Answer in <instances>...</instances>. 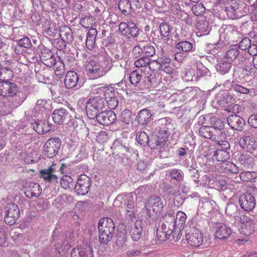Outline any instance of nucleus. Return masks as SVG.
<instances>
[{"mask_svg":"<svg viewBox=\"0 0 257 257\" xmlns=\"http://www.w3.org/2000/svg\"><path fill=\"white\" fill-rule=\"evenodd\" d=\"M21 93V88L15 83L0 81V95L4 97L7 107H17L22 104L25 98H20Z\"/></svg>","mask_w":257,"mask_h":257,"instance_id":"1","label":"nucleus"},{"mask_svg":"<svg viewBox=\"0 0 257 257\" xmlns=\"http://www.w3.org/2000/svg\"><path fill=\"white\" fill-rule=\"evenodd\" d=\"M171 120L168 117H164L158 120L159 125L165 126L161 127L158 134L150 138L148 146L151 149H160L165 145L169 136L167 126L170 125Z\"/></svg>","mask_w":257,"mask_h":257,"instance_id":"2","label":"nucleus"},{"mask_svg":"<svg viewBox=\"0 0 257 257\" xmlns=\"http://www.w3.org/2000/svg\"><path fill=\"white\" fill-rule=\"evenodd\" d=\"M112 64L109 57H104V62L101 63L89 60L87 61L86 71L93 79L104 75L112 67Z\"/></svg>","mask_w":257,"mask_h":257,"instance_id":"3","label":"nucleus"},{"mask_svg":"<svg viewBox=\"0 0 257 257\" xmlns=\"http://www.w3.org/2000/svg\"><path fill=\"white\" fill-rule=\"evenodd\" d=\"M98 228L101 243H107L112 239L115 226L111 219L108 217L101 218L98 223Z\"/></svg>","mask_w":257,"mask_h":257,"instance_id":"4","label":"nucleus"},{"mask_svg":"<svg viewBox=\"0 0 257 257\" xmlns=\"http://www.w3.org/2000/svg\"><path fill=\"white\" fill-rule=\"evenodd\" d=\"M164 202L163 199L159 196L154 195L148 198L143 209V213L146 214V218H150L156 213L160 211L164 208Z\"/></svg>","mask_w":257,"mask_h":257,"instance_id":"5","label":"nucleus"},{"mask_svg":"<svg viewBox=\"0 0 257 257\" xmlns=\"http://www.w3.org/2000/svg\"><path fill=\"white\" fill-rule=\"evenodd\" d=\"M220 33L219 41L224 45L237 42L239 38V33L237 28L231 25H223L219 30Z\"/></svg>","mask_w":257,"mask_h":257,"instance_id":"6","label":"nucleus"},{"mask_svg":"<svg viewBox=\"0 0 257 257\" xmlns=\"http://www.w3.org/2000/svg\"><path fill=\"white\" fill-rule=\"evenodd\" d=\"M185 232L186 238L191 245L195 247L200 245L206 247L208 245L209 241L206 239H203L202 233L196 227H187Z\"/></svg>","mask_w":257,"mask_h":257,"instance_id":"7","label":"nucleus"},{"mask_svg":"<svg viewBox=\"0 0 257 257\" xmlns=\"http://www.w3.org/2000/svg\"><path fill=\"white\" fill-rule=\"evenodd\" d=\"M104 107L105 101L103 98L100 97H91L86 103L87 115L90 119H94Z\"/></svg>","mask_w":257,"mask_h":257,"instance_id":"8","label":"nucleus"},{"mask_svg":"<svg viewBox=\"0 0 257 257\" xmlns=\"http://www.w3.org/2000/svg\"><path fill=\"white\" fill-rule=\"evenodd\" d=\"M115 206L124 208L126 217L132 219L135 217V202L133 197L128 194L119 195L114 201Z\"/></svg>","mask_w":257,"mask_h":257,"instance_id":"9","label":"nucleus"},{"mask_svg":"<svg viewBox=\"0 0 257 257\" xmlns=\"http://www.w3.org/2000/svg\"><path fill=\"white\" fill-rule=\"evenodd\" d=\"M40 57L42 62L49 67H52L57 64L60 65L57 67V71H64V64L63 62L58 58V61L56 60V57L54 55L53 52L49 49H43L42 50Z\"/></svg>","mask_w":257,"mask_h":257,"instance_id":"10","label":"nucleus"},{"mask_svg":"<svg viewBox=\"0 0 257 257\" xmlns=\"http://www.w3.org/2000/svg\"><path fill=\"white\" fill-rule=\"evenodd\" d=\"M61 146V141L58 138L49 139L44 146V153L45 156L49 158L55 157Z\"/></svg>","mask_w":257,"mask_h":257,"instance_id":"11","label":"nucleus"},{"mask_svg":"<svg viewBox=\"0 0 257 257\" xmlns=\"http://www.w3.org/2000/svg\"><path fill=\"white\" fill-rule=\"evenodd\" d=\"M20 216V209L14 203L8 204L5 208V222L10 225L14 224Z\"/></svg>","mask_w":257,"mask_h":257,"instance_id":"12","label":"nucleus"},{"mask_svg":"<svg viewBox=\"0 0 257 257\" xmlns=\"http://www.w3.org/2000/svg\"><path fill=\"white\" fill-rule=\"evenodd\" d=\"M239 203L241 208L244 211L248 212L253 210L256 204L254 195L247 192L240 196Z\"/></svg>","mask_w":257,"mask_h":257,"instance_id":"13","label":"nucleus"},{"mask_svg":"<svg viewBox=\"0 0 257 257\" xmlns=\"http://www.w3.org/2000/svg\"><path fill=\"white\" fill-rule=\"evenodd\" d=\"M255 227L254 221L251 219H245L241 223L240 227L238 229L239 233L245 237L239 238L237 240L241 242L247 241V238L255 232Z\"/></svg>","mask_w":257,"mask_h":257,"instance_id":"14","label":"nucleus"},{"mask_svg":"<svg viewBox=\"0 0 257 257\" xmlns=\"http://www.w3.org/2000/svg\"><path fill=\"white\" fill-rule=\"evenodd\" d=\"M91 185V179L85 174H81L75 186V192L79 195L88 193Z\"/></svg>","mask_w":257,"mask_h":257,"instance_id":"15","label":"nucleus"},{"mask_svg":"<svg viewBox=\"0 0 257 257\" xmlns=\"http://www.w3.org/2000/svg\"><path fill=\"white\" fill-rule=\"evenodd\" d=\"M118 28L121 34L127 38H130L132 37H136L139 35V29L135 24L132 22L128 23L121 22L120 23Z\"/></svg>","mask_w":257,"mask_h":257,"instance_id":"16","label":"nucleus"},{"mask_svg":"<svg viewBox=\"0 0 257 257\" xmlns=\"http://www.w3.org/2000/svg\"><path fill=\"white\" fill-rule=\"evenodd\" d=\"M98 122L103 125H109L115 122L116 116L112 110H102L95 117Z\"/></svg>","mask_w":257,"mask_h":257,"instance_id":"17","label":"nucleus"},{"mask_svg":"<svg viewBox=\"0 0 257 257\" xmlns=\"http://www.w3.org/2000/svg\"><path fill=\"white\" fill-rule=\"evenodd\" d=\"M239 145L244 151L250 153L257 151V141L251 136H243L240 139Z\"/></svg>","mask_w":257,"mask_h":257,"instance_id":"18","label":"nucleus"},{"mask_svg":"<svg viewBox=\"0 0 257 257\" xmlns=\"http://www.w3.org/2000/svg\"><path fill=\"white\" fill-rule=\"evenodd\" d=\"M70 257H94L92 248L85 244L78 245L71 250Z\"/></svg>","mask_w":257,"mask_h":257,"instance_id":"19","label":"nucleus"},{"mask_svg":"<svg viewBox=\"0 0 257 257\" xmlns=\"http://www.w3.org/2000/svg\"><path fill=\"white\" fill-rule=\"evenodd\" d=\"M162 224L161 227L164 228V229H167L172 231L174 237H175V234L176 233V229L177 228L176 226V219H175V216L173 213H167L163 217V220L161 221Z\"/></svg>","mask_w":257,"mask_h":257,"instance_id":"20","label":"nucleus"},{"mask_svg":"<svg viewBox=\"0 0 257 257\" xmlns=\"http://www.w3.org/2000/svg\"><path fill=\"white\" fill-rule=\"evenodd\" d=\"M216 238L223 239L227 238L231 233V229L221 223H215L213 227Z\"/></svg>","mask_w":257,"mask_h":257,"instance_id":"21","label":"nucleus"},{"mask_svg":"<svg viewBox=\"0 0 257 257\" xmlns=\"http://www.w3.org/2000/svg\"><path fill=\"white\" fill-rule=\"evenodd\" d=\"M196 34L198 37H201L208 35L211 31V27L205 18H201L196 24Z\"/></svg>","mask_w":257,"mask_h":257,"instance_id":"22","label":"nucleus"},{"mask_svg":"<svg viewBox=\"0 0 257 257\" xmlns=\"http://www.w3.org/2000/svg\"><path fill=\"white\" fill-rule=\"evenodd\" d=\"M228 125L233 129L237 131H242L245 124L244 119L236 114H231L227 117Z\"/></svg>","mask_w":257,"mask_h":257,"instance_id":"23","label":"nucleus"},{"mask_svg":"<svg viewBox=\"0 0 257 257\" xmlns=\"http://www.w3.org/2000/svg\"><path fill=\"white\" fill-rule=\"evenodd\" d=\"M54 169L50 166L47 169L40 171V176L48 182L55 183L58 182V177L55 174Z\"/></svg>","mask_w":257,"mask_h":257,"instance_id":"24","label":"nucleus"},{"mask_svg":"<svg viewBox=\"0 0 257 257\" xmlns=\"http://www.w3.org/2000/svg\"><path fill=\"white\" fill-rule=\"evenodd\" d=\"M69 114L66 109L61 108L54 110L52 113V117L55 123L62 124L68 118Z\"/></svg>","mask_w":257,"mask_h":257,"instance_id":"25","label":"nucleus"},{"mask_svg":"<svg viewBox=\"0 0 257 257\" xmlns=\"http://www.w3.org/2000/svg\"><path fill=\"white\" fill-rule=\"evenodd\" d=\"M220 172L225 173L236 174L239 172V168L230 161H222L218 165Z\"/></svg>","mask_w":257,"mask_h":257,"instance_id":"26","label":"nucleus"},{"mask_svg":"<svg viewBox=\"0 0 257 257\" xmlns=\"http://www.w3.org/2000/svg\"><path fill=\"white\" fill-rule=\"evenodd\" d=\"M42 192V189L39 184L34 182H31L28 186L26 187L25 194L29 198H31L34 197H38Z\"/></svg>","mask_w":257,"mask_h":257,"instance_id":"27","label":"nucleus"},{"mask_svg":"<svg viewBox=\"0 0 257 257\" xmlns=\"http://www.w3.org/2000/svg\"><path fill=\"white\" fill-rule=\"evenodd\" d=\"M199 133L205 138L216 141L218 131L210 126L203 125L200 127Z\"/></svg>","mask_w":257,"mask_h":257,"instance_id":"28","label":"nucleus"},{"mask_svg":"<svg viewBox=\"0 0 257 257\" xmlns=\"http://www.w3.org/2000/svg\"><path fill=\"white\" fill-rule=\"evenodd\" d=\"M78 81L77 74L73 71H68L64 79V84L68 88L71 89L75 87Z\"/></svg>","mask_w":257,"mask_h":257,"instance_id":"29","label":"nucleus"},{"mask_svg":"<svg viewBox=\"0 0 257 257\" xmlns=\"http://www.w3.org/2000/svg\"><path fill=\"white\" fill-rule=\"evenodd\" d=\"M152 116L150 110L147 108L143 109L138 113V122L141 125L146 124L152 119Z\"/></svg>","mask_w":257,"mask_h":257,"instance_id":"30","label":"nucleus"},{"mask_svg":"<svg viewBox=\"0 0 257 257\" xmlns=\"http://www.w3.org/2000/svg\"><path fill=\"white\" fill-rule=\"evenodd\" d=\"M237 161L240 165L245 169L251 168L254 164L253 158L252 156L241 153Z\"/></svg>","mask_w":257,"mask_h":257,"instance_id":"31","label":"nucleus"},{"mask_svg":"<svg viewBox=\"0 0 257 257\" xmlns=\"http://www.w3.org/2000/svg\"><path fill=\"white\" fill-rule=\"evenodd\" d=\"M34 130L39 134L48 133L51 129V126L47 121L37 120L33 124Z\"/></svg>","mask_w":257,"mask_h":257,"instance_id":"32","label":"nucleus"},{"mask_svg":"<svg viewBox=\"0 0 257 257\" xmlns=\"http://www.w3.org/2000/svg\"><path fill=\"white\" fill-rule=\"evenodd\" d=\"M97 35V31L95 28H91L87 34L86 46L87 49L92 50L95 44V39Z\"/></svg>","mask_w":257,"mask_h":257,"instance_id":"33","label":"nucleus"},{"mask_svg":"<svg viewBox=\"0 0 257 257\" xmlns=\"http://www.w3.org/2000/svg\"><path fill=\"white\" fill-rule=\"evenodd\" d=\"M105 100L109 109H113L118 105V100L112 91L107 92L104 94Z\"/></svg>","mask_w":257,"mask_h":257,"instance_id":"34","label":"nucleus"},{"mask_svg":"<svg viewBox=\"0 0 257 257\" xmlns=\"http://www.w3.org/2000/svg\"><path fill=\"white\" fill-rule=\"evenodd\" d=\"M60 38L64 39L68 43H71L73 40V33L71 28L67 26H64L59 29Z\"/></svg>","mask_w":257,"mask_h":257,"instance_id":"35","label":"nucleus"},{"mask_svg":"<svg viewBox=\"0 0 257 257\" xmlns=\"http://www.w3.org/2000/svg\"><path fill=\"white\" fill-rule=\"evenodd\" d=\"M213 206L209 201L202 202L200 204L198 213L203 215V217L208 216L213 211Z\"/></svg>","mask_w":257,"mask_h":257,"instance_id":"36","label":"nucleus"},{"mask_svg":"<svg viewBox=\"0 0 257 257\" xmlns=\"http://www.w3.org/2000/svg\"><path fill=\"white\" fill-rule=\"evenodd\" d=\"M231 67V63L223 58L219 61L216 65L217 71L221 74H225L228 73Z\"/></svg>","mask_w":257,"mask_h":257,"instance_id":"37","label":"nucleus"},{"mask_svg":"<svg viewBox=\"0 0 257 257\" xmlns=\"http://www.w3.org/2000/svg\"><path fill=\"white\" fill-rule=\"evenodd\" d=\"M142 72L137 70L132 71L130 75V81L133 87H140V81L142 79Z\"/></svg>","mask_w":257,"mask_h":257,"instance_id":"38","label":"nucleus"},{"mask_svg":"<svg viewBox=\"0 0 257 257\" xmlns=\"http://www.w3.org/2000/svg\"><path fill=\"white\" fill-rule=\"evenodd\" d=\"M32 46L30 39L25 37L18 40L17 45L15 47V51L18 54L21 52L22 48L27 49L30 48Z\"/></svg>","mask_w":257,"mask_h":257,"instance_id":"39","label":"nucleus"},{"mask_svg":"<svg viewBox=\"0 0 257 257\" xmlns=\"http://www.w3.org/2000/svg\"><path fill=\"white\" fill-rule=\"evenodd\" d=\"M63 235L57 228L54 230L52 235V242H56L55 246L57 249L63 248Z\"/></svg>","mask_w":257,"mask_h":257,"instance_id":"40","label":"nucleus"},{"mask_svg":"<svg viewBox=\"0 0 257 257\" xmlns=\"http://www.w3.org/2000/svg\"><path fill=\"white\" fill-rule=\"evenodd\" d=\"M88 9L94 16H99L104 11L102 5L98 1L92 3L89 7Z\"/></svg>","mask_w":257,"mask_h":257,"instance_id":"41","label":"nucleus"},{"mask_svg":"<svg viewBox=\"0 0 257 257\" xmlns=\"http://www.w3.org/2000/svg\"><path fill=\"white\" fill-rule=\"evenodd\" d=\"M13 76V71L10 68L2 67L0 69V81H9Z\"/></svg>","mask_w":257,"mask_h":257,"instance_id":"42","label":"nucleus"},{"mask_svg":"<svg viewBox=\"0 0 257 257\" xmlns=\"http://www.w3.org/2000/svg\"><path fill=\"white\" fill-rule=\"evenodd\" d=\"M118 7L119 10L124 15H127L131 12L132 6L128 0H119Z\"/></svg>","mask_w":257,"mask_h":257,"instance_id":"43","label":"nucleus"},{"mask_svg":"<svg viewBox=\"0 0 257 257\" xmlns=\"http://www.w3.org/2000/svg\"><path fill=\"white\" fill-rule=\"evenodd\" d=\"M214 157L218 162L227 161L230 158V154L227 150L217 149L214 153Z\"/></svg>","mask_w":257,"mask_h":257,"instance_id":"44","label":"nucleus"},{"mask_svg":"<svg viewBox=\"0 0 257 257\" xmlns=\"http://www.w3.org/2000/svg\"><path fill=\"white\" fill-rule=\"evenodd\" d=\"M142 232V227L140 226H138L136 224H134L130 230V234L134 241H138L140 239Z\"/></svg>","mask_w":257,"mask_h":257,"instance_id":"45","label":"nucleus"},{"mask_svg":"<svg viewBox=\"0 0 257 257\" xmlns=\"http://www.w3.org/2000/svg\"><path fill=\"white\" fill-rule=\"evenodd\" d=\"M164 229V228L161 226L157 230V236L160 241L166 240L173 233L172 231H171L170 230Z\"/></svg>","mask_w":257,"mask_h":257,"instance_id":"46","label":"nucleus"},{"mask_svg":"<svg viewBox=\"0 0 257 257\" xmlns=\"http://www.w3.org/2000/svg\"><path fill=\"white\" fill-rule=\"evenodd\" d=\"M60 184L63 188L68 189L73 188L75 184L71 177L65 175L60 180Z\"/></svg>","mask_w":257,"mask_h":257,"instance_id":"47","label":"nucleus"},{"mask_svg":"<svg viewBox=\"0 0 257 257\" xmlns=\"http://www.w3.org/2000/svg\"><path fill=\"white\" fill-rule=\"evenodd\" d=\"M35 72L36 73V76L40 82L46 83L49 80L48 72L44 69H39V70H36V69H35Z\"/></svg>","mask_w":257,"mask_h":257,"instance_id":"48","label":"nucleus"},{"mask_svg":"<svg viewBox=\"0 0 257 257\" xmlns=\"http://www.w3.org/2000/svg\"><path fill=\"white\" fill-rule=\"evenodd\" d=\"M176 48L183 52L190 51L193 48V44L187 41H180L176 44Z\"/></svg>","mask_w":257,"mask_h":257,"instance_id":"49","label":"nucleus"},{"mask_svg":"<svg viewBox=\"0 0 257 257\" xmlns=\"http://www.w3.org/2000/svg\"><path fill=\"white\" fill-rule=\"evenodd\" d=\"M239 54V48L236 47H234L229 49L225 54L226 59L229 62H232L233 60H237V56Z\"/></svg>","mask_w":257,"mask_h":257,"instance_id":"50","label":"nucleus"},{"mask_svg":"<svg viewBox=\"0 0 257 257\" xmlns=\"http://www.w3.org/2000/svg\"><path fill=\"white\" fill-rule=\"evenodd\" d=\"M256 173L255 172H243L239 174V178L243 182H249L251 183V181L255 177V176L256 175Z\"/></svg>","mask_w":257,"mask_h":257,"instance_id":"51","label":"nucleus"},{"mask_svg":"<svg viewBox=\"0 0 257 257\" xmlns=\"http://www.w3.org/2000/svg\"><path fill=\"white\" fill-rule=\"evenodd\" d=\"M169 174L172 179L178 182L183 180L184 173L179 169H173L170 171Z\"/></svg>","mask_w":257,"mask_h":257,"instance_id":"52","label":"nucleus"},{"mask_svg":"<svg viewBox=\"0 0 257 257\" xmlns=\"http://www.w3.org/2000/svg\"><path fill=\"white\" fill-rule=\"evenodd\" d=\"M137 140L141 145L145 146L147 145H148L150 138L146 132H141L137 135Z\"/></svg>","mask_w":257,"mask_h":257,"instance_id":"53","label":"nucleus"},{"mask_svg":"<svg viewBox=\"0 0 257 257\" xmlns=\"http://www.w3.org/2000/svg\"><path fill=\"white\" fill-rule=\"evenodd\" d=\"M143 48V54L146 57L150 58V57L154 56L155 54L156 51L155 48L147 43L145 42V44H144Z\"/></svg>","mask_w":257,"mask_h":257,"instance_id":"54","label":"nucleus"},{"mask_svg":"<svg viewBox=\"0 0 257 257\" xmlns=\"http://www.w3.org/2000/svg\"><path fill=\"white\" fill-rule=\"evenodd\" d=\"M144 44H145V42L141 41L133 48L132 53L133 56L136 58L141 57L144 55L143 48Z\"/></svg>","mask_w":257,"mask_h":257,"instance_id":"55","label":"nucleus"},{"mask_svg":"<svg viewBox=\"0 0 257 257\" xmlns=\"http://www.w3.org/2000/svg\"><path fill=\"white\" fill-rule=\"evenodd\" d=\"M186 218L187 216L185 213L182 211H179L175 217L177 221L176 226H179V228H181L185 224Z\"/></svg>","mask_w":257,"mask_h":257,"instance_id":"56","label":"nucleus"},{"mask_svg":"<svg viewBox=\"0 0 257 257\" xmlns=\"http://www.w3.org/2000/svg\"><path fill=\"white\" fill-rule=\"evenodd\" d=\"M140 57L134 63V65L136 67H145L149 64L150 62V58L145 56Z\"/></svg>","mask_w":257,"mask_h":257,"instance_id":"57","label":"nucleus"},{"mask_svg":"<svg viewBox=\"0 0 257 257\" xmlns=\"http://www.w3.org/2000/svg\"><path fill=\"white\" fill-rule=\"evenodd\" d=\"M74 237L73 233L71 231L67 232L65 235V241L63 242L62 245L64 249H69L71 247V241Z\"/></svg>","mask_w":257,"mask_h":257,"instance_id":"58","label":"nucleus"},{"mask_svg":"<svg viewBox=\"0 0 257 257\" xmlns=\"http://www.w3.org/2000/svg\"><path fill=\"white\" fill-rule=\"evenodd\" d=\"M225 213L230 216H236L238 214V207L233 203L227 205Z\"/></svg>","mask_w":257,"mask_h":257,"instance_id":"59","label":"nucleus"},{"mask_svg":"<svg viewBox=\"0 0 257 257\" xmlns=\"http://www.w3.org/2000/svg\"><path fill=\"white\" fill-rule=\"evenodd\" d=\"M83 123V120L79 118L75 117L70 119L69 125L74 130H79L81 128Z\"/></svg>","mask_w":257,"mask_h":257,"instance_id":"60","label":"nucleus"},{"mask_svg":"<svg viewBox=\"0 0 257 257\" xmlns=\"http://www.w3.org/2000/svg\"><path fill=\"white\" fill-rule=\"evenodd\" d=\"M160 32L162 37L167 38L169 36L170 29L168 24L166 22H163L160 25Z\"/></svg>","mask_w":257,"mask_h":257,"instance_id":"61","label":"nucleus"},{"mask_svg":"<svg viewBox=\"0 0 257 257\" xmlns=\"http://www.w3.org/2000/svg\"><path fill=\"white\" fill-rule=\"evenodd\" d=\"M211 120V123L213 125L211 127L214 128L216 131H217L218 132L223 130L224 125L221 120L216 117H213Z\"/></svg>","mask_w":257,"mask_h":257,"instance_id":"62","label":"nucleus"},{"mask_svg":"<svg viewBox=\"0 0 257 257\" xmlns=\"http://www.w3.org/2000/svg\"><path fill=\"white\" fill-rule=\"evenodd\" d=\"M146 88H150L156 82V78L155 75L151 74L145 77L144 80Z\"/></svg>","mask_w":257,"mask_h":257,"instance_id":"63","label":"nucleus"},{"mask_svg":"<svg viewBox=\"0 0 257 257\" xmlns=\"http://www.w3.org/2000/svg\"><path fill=\"white\" fill-rule=\"evenodd\" d=\"M132 112L129 109L124 110L121 114V120L125 124H129L131 121Z\"/></svg>","mask_w":257,"mask_h":257,"instance_id":"64","label":"nucleus"}]
</instances>
